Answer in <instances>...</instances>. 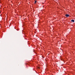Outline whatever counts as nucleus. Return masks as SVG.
Returning a JSON list of instances; mask_svg holds the SVG:
<instances>
[{"label": "nucleus", "instance_id": "f03ea898", "mask_svg": "<svg viewBox=\"0 0 75 75\" xmlns=\"http://www.w3.org/2000/svg\"><path fill=\"white\" fill-rule=\"evenodd\" d=\"M71 21L73 22V23H74V21H74V20H72Z\"/></svg>", "mask_w": 75, "mask_h": 75}, {"label": "nucleus", "instance_id": "f257e3e1", "mask_svg": "<svg viewBox=\"0 0 75 75\" xmlns=\"http://www.w3.org/2000/svg\"><path fill=\"white\" fill-rule=\"evenodd\" d=\"M65 16L66 17H69V14H67L65 15Z\"/></svg>", "mask_w": 75, "mask_h": 75}, {"label": "nucleus", "instance_id": "7ed1b4c3", "mask_svg": "<svg viewBox=\"0 0 75 75\" xmlns=\"http://www.w3.org/2000/svg\"><path fill=\"white\" fill-rule=\"evenodd\" d=\"M36 2H37V1H35V3H34L35 4V3H36Z\"/></svg>", "mask_w": 75, "mask_h": 75}]
</instances>
